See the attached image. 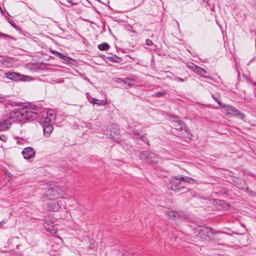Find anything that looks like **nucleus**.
I'll return each mask as SVG.
<instances>
[{"label": "nucleus", "instance_id": "f3484780", "mask_svg": "<svg viewBox=\"0 0 256 256\" xmlns=\"http://www.w3.org/2000/svg\"><path fill=\"white\" fill-rule=\"evenodd\" d=\"M194 72L200 75L202 77L208 78V76L202 74V73H206V71L204 68L199 67L198 66H197V67L196 68Z\"/></svg>", "mask_w": 256, "mask_h": 256}, {"label": "nucleus", "instance_id": "ddd939ff", "mask_svg": "<svg viewBox=\"0 0 256 256\" xmlns=\"http://www.w3.org/2000/svg\"><path fill=\"white\" fill-rule=\"evenodd\" d=\"M10 120L9 118L2 119L0 121V131H4L10 128L12 122Z\"/></svg>", "mask_w": 256, "mask_h": 256}, {"label": "nucleus", "instance_id": "2eb2a0df", "mask_svg": "<svg viewBox=\"0 0 256 256\" xmlns=\"http://www.w3.org/2000/svg\"><path fill=\"white\" fill-rule=\"evenodd\" d=\"M166 215L172 220H176L180 218V214L176 211H168L166 213Z\"/></svg>", "mask_w": 256, "mask_h": 256}, {"label": "nucleus", "instance_id": "7ed1b4c3", "mask_svg": "<svg viewBox=\"0 0 256 256\" xmlns=\"http://www.w3.org/2000/svg\"><path fill=\"white\" fill-rule=\"evenodd\" d=\"M176 120H172L173 126L172 128V132L175 134L179 136L185 135L187 132V128L185 124L178 120V118L176 117Z\"/></svg>", "mask_w": 256, "mask_h": 256}, {"label": "nucleus", "instance_id": "20e7f679", "mask_svg": "<svg viewBox=\"0 0 256 256\" xmlns=\"http://www.w3.org/2000/svg\"><path fill=\"white\" fill-rule=\"evenodd\" d=\"M170 188L172 190L178 192L185 188V182H182L180 177H173L170 180Z\"/></svg>", "mask_w": 256, "mask_h": 256}, {"label": "nucleus", "instance_id": "423d86ee", "mask_svg": "<svg viewBox=\"0 0 256 256\" xmlns=\"http://www.w3.org/2000/svg\"><path fill=\"white\" fill-rule=\"evenodd\" d=\"M140 158L148 163H156L158 162L157 155L153 152H143L140 153Z\"/></svg>", "mask_w": 256, "mask_h": 256}, {"label": "nucleus", "instance_id": "f8f14e48", "mask_svg": "<svg viewBox=\"0 0 256 256\" xmlns=\"http://www.w3.org/2000/svg\"><path fill=\"white\" fill-rule=\"evenodd\" d=\"M21 76L16 72H9L6 74V78H8L9 79L14 80H26L27 79L29 78V76H22L24 78H20Z\"/></svg>", "mask_w": 256, "mask_h": 256}, {"label": "nucleus", "instance_id": "72a5a7b5", "mask_svg": "<svg viewBox=\"0 0 256 256\" xmlns=\"http://www.w3.org/2000/svg\"><path fill=\"white\" fill-rule=\"evenodd\" d=\"M0 98H2V97H1V96H0Z\"/></svg>", "mask_w": 256, "mask_h": 256}, {"label": "nucleus", "instance_id": "473e14b6", "mask_svg": "<svg viewBox=\"0 0 256 256\" xmlns=\"http://www.w3.org/2000/svg\"><path fill=\"white\" fill-rule=\"evenodd\" d=\"M2 36H8L7 35L4 34H2Z\"/></svg>", "mask_w": 256, "mask_h": 256}, {"label": "nucleus", "instance_id": "cd10ccee", "mask_svg": "<svg viewBox=\"0 0 256 256\" xmlns=\"http://www.w3.org/2000/svg\"><path fill=\"white\" fill-rule=\"evenodd\" d=\"M6 176H8L10 178H11L12 176V174L10 172H6Z\"/></svg>", "mask_w": 256, "mask_h": 256}, {"label": "nucleus", "instance_id": "dca6fc26", "mask_svg": "<svg viewBox=\"0 0 256 256\" xmlns=\"http://www.w3.org/2000/svg\"><path fill=\"white\" fill-rule=\"evenodd\" d=\"M91 102L93 104H98V106H104L108 104L106 99L100 100L94 98L92 99Z\"/></svg>", "mask_w": 256, "mask_h": 256}, {"label": "nucleus", "instance_id": "0eeeda50", "mask_svg": "<svg viewBox=\"0 0 256 256\" xmlns=\"http://www.w3.org/2000/svg\"><path fill=\"white\" fill-rule=\"evenodd\" d=\"M24 112L23 108L14 110L12 111L9 115V118L13 122H22L23 120L24 114Z\"/></svg>", "mask_w": 256, "mask_h": 256}, {"label": "nucleus", "instance_id": "393cba45", "mask_svg": "<svg viewBox=\"0 0 256 256\" xmlns=\"http://www.w3.org/2000/svg\"><path fill=\"white\" fill-rule=\"evenodd\" d=\"M146 44L149 46H152L153 44L152 42L149 39H147L146 41Z\"/></svg>", "mask_w": 256, "mask_h": 256}, {"label": "nucleus", "instance_id": "6e6552de", "mask_svg": "<svg viewBox=\"0 0 256 256\" xmlns=\"http://www.w3.org/2000/svg\"><path fill=\"white\" fill-rule=\"evenodd\" d=\"M226 107V114L230 116H238L241 119H244V116L241 114L236 108L230 106H224Z\"/></svg>", "mask_w": 256, "mask_h": 256}, {"label": "nucleus", "instance_id": "9d476101", "mask_svg": "<svg viewBox=\"0 0 256 256\" xmlns=\"http://www.w3.org/2000/svg\"><path fill=\"white\" fill-rule=\"evenodd\" d=\"M22 154L24 158L30 159L34 157L35 155V152L32 148L27 147L22 150Z\"/></svg>", "mask_w": 256, "mask_h": 256}, {"label": "nucleus", "instance_id": "2f4dec72", "mask_svg": "<svg viewBox=\"0 0 256 256\" xmlns=\"http://www.w3.org/2000/svg\"><path fill=\"white\" fill-rule=\"evenodd\" d=\"M128 85L130 86H131L132 84H130V82H128Z\"/></svg>", "mask_w": 256, "mask_h": 256}, {"label": "nucleus", "instance_id": "4be33fe9", "mask_svg": "<svg viewBox=\"0 0 256 256\" xmlns=\"http://www.w3.org/2000/svg\"><path fill=\"white\" fill-rule=\"evenodd\" d=\"M136 138L139 139L140 140L142 141L145 144H148V138H146V137L144 135L140 136H138Z\"/></svg>", "mask_w": 256, "mask_h": 256}, {"label": "nucleus", "instance_id": "f03ea898", "mask_svg": "<svg viewBox=\"0 0 256 256\" xmlns=\"http://www.w3.org/2000/svg\"><path fill=\"white\" fill-rule=\"evenodd\" d=\"M196 232L202 240H211L214 238V230L208 227H198L196 229Z\"/></svg>", "mask_w": 256, "mask_h": 256}, {"label": "nucleus", "instance_id": "b1692460", "mask_svg": "<svg viewBox=\"0 0 256 256\" xmlns=\"http://www.w3.org/2000/svg\"><path fill=\"white\" fill-rule=\"evenodd\" d=\"M132 134H134L135 136H140V133L138 130H134L132 131Z\"/></svg>", "mask_w": 256, "mask_h": 256}, {"label": "nucleus", "instance_id": "f257e3e1", "mask_svg": "<svg viewBox=\"0 0 256 256\" xmlns=\"http://www.w3.org/2000/svg\"><path fill=\"white\" fill-rule=\"evenodd\" d=\"M56 118V116L53 113L46 112L44 114L40 122L43 128L44 134L45 136L48 137L53 130L52 122Z\"/></svg>", "mask_w": 256, "mask_h": 256}, {"label": "nucleus", "instance_id": "c756f323", "mask_svg": "<svg viewBox=\"0 0 256 256\" xmlns=\"http://www.w3.org/2000/svg\"><path fill=\"white\" fill-rule=\"evenodd\" d=\"M10 24H11V25H12L13 27H14V28H16L14 24L10 23Z\"/></svg>", "mask_w": 256, "mask_h": 256}, {"label": "nucleus", "instance_id": "1a4fd4ad", "mask_svg": "<svg viewBox=\"0 0 256 256\" xmlns=\"http://www.w3.org/2000/svg\"><path fill=\"white\" fill-rule=\"evenodd\" d=\"M46 204L48 210L54 212H57L60 208V206L58 202L52 198L48 201Z\"/></svg>", "mask_w": 256, "mask_h": 256}, {"label": "nucleus", "instance_id": "a878e982", "mask_svg": "<svg viewBox=\"0 0 256 256\" xmlns=\"http://www.w3.org/2000/svg\"><path fill=\"white\" fill-rule=\"evenodd\" d=\"M0 140L3 142H6V138L4 136L2 135L0 136Z\"/></svg>", "mask_w": 256, "mask_h": 256}, {"label": "nucleus", "instance_id": "c85d7f7f", "mask_svg": "<svg viewBox=\"0 0 256 256\" xmlns=\"http://www.w3.org/2000/svg\"><path fill=\"white\" fill-rule=\"evenodd\" d=\"M176 79L178 80V81H180V82H183L184 81V80L182 78H179V77H178L176 78Z\"/></svg>", "mask_w": 256, "mask_h": 256}, {"label": "nucleus", "instance_id": "a211bd4d", "mask_svg": "<svg viewBox=\"0 0 256 256\" xmlns=\"http://www.w3.org/2000/svg\"><path fill=\"white\" fill-rule=\"evenodd\" d=\"M180 179L182 180V182H185V187L186 186L187 182L192 184V183H194L195 182L194 180L192 178H190V177H188V176H186V177L181 176Z\"/></svg>", "mask_w": 256, "mask_h": 256}, {"label": "nucleus", "instance_id": "5701e85b", "mask_svg": "<svg viewBox=\"0 0 256 256\" xmlns=\"http://www.w3.org/2000/svg\"><path fill=\"white\" fill-rule=\"evenodd\" d=\"M212 98L218 102V104H219V106H222L221 102L220 101V96L216 97L214 96H212Z\"/></svg>", "mask_w": 256, "mask_h": 256}, {"label": "nucleus", "instance_id": "6ab92c4d", "mask_svg": "<svg viewBox=\"0 0 256 256\" xmlns=\"http://www.w3.org/2000/svg\"><path fill=\"white\" fill-rule=\"evenodd\" d=\"M110 48V46L106 42H103L98 45V48L100 50H107Z\"/></svg>", "mask_w": 256, "mask_h": 256}, {"label": "nucleus", "instance_id": "aec40b11", "mask_svg": "<svg viewBox=\"0 0 256 256\" xmlns=\"http://www.w3.org/2000/svg\"><path fill=\"white\" fill-rule=\"evenodd\" d=\"M166 94V92L164 90L156 92L154 94L153 96H157V97H162L164 96Z\"/></svg>", "mask_w": 256, "mask_h": 256}, {"label": "nucleus", "instance_id": "4468645a", "mask_svg": "<svg viewBox=\"0 0 256 256\" xmlns=\"http://www.w3.org/2000/svg\"><path fill=\"white\" fill-rule=\"evenodd\" d=\"M23 110L24 112L23 116V120H24L32 118H34L36 114L34 112H31L28 108H24Z\"/></svg>", "mask_w": 256, "mask_h": 256}, {"label": "nucleus", "instance_id": "39448f33", "mask_svg": "<svg viewBox=\"0 0 256 256\" xmlns=\"http://www.w3.org/2000/svg\"><path fill=\"white\" fill-rule=\"evenodd\" d=\"M64 192V188L58 186H54L48 188L46 192V194L50 198H62V195Z\"/></svg>", "mask_w": 256, "mask_h": 256}, {"label": "nucleus", "instance_id": "412c9836", "mask_svg": "<svg viewBox=\"0 0 256 256\" xmlns=\"http://www.w3.org/2000/svg\"><path fill=\"white\" fill-rule=\"evenodd\" d=\"M187 66L193 72L194 71L195 69L197 67V66L195 65L192 62L188 63L187 64Z\"/></svg>", "mask_w": 256, "mask_h": 256}, {"label": "nucleus", "instance_id": "7c9ffc66", "mask_svg": "<svg viewBox=\"0 0 256 256\" xmlns=\"http://www.w3.org/2000/svg\"><path fill=\"white\" fill-rule=\"evenodd\" d=\"M253 86H254L255 87V88H256V82L253 83Z\"/></svg>", "mask_w": 256, "mask_h": 256}, {"label": "nucleus", "instance_id": "9b49d317", "mask_svg": "<svg viewBox=\"0 0 256 256\" xmlns=\"http://www.w3.org/2000/svg\"><path fill=\"white\" fill-rule=\"evenodd\" d=\"M105 134L108 138H111L114 142H118L120 140V136L118 130H110L109 132V130H107Z\"/></svg>", "mask_w": 256, "mask_h": 256}, {"label": "nucleus", "instance_id": "bb28decb", "mask_svg": "<svg viewBox=\"0 0 256 256\" xmlns=\"http://www.w3.org/2000/svg\"><path fill=\"white\" fill-rule=\"evenodd\" d=\"M122 256H132V254H130V253L128 252H125L122 254Z\"/></svg>", "mask_w": 256, "mask_h": 256}]
</instances>
